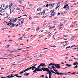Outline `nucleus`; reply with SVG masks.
Masks as SVG:
<instances>
[{"label": "nucleus", "instance_id": "nucleus-1", "mask_svg": "<svg viewBox=\"0 0 78 78\" xmlns=\"http://www.w3.org/2000/svg\"><path fill=\"white\" fill-rule=\"evenodd\" d=\"M18 18H16L14 19V18H12L11 19H10V21H9V23L7 24V25L9 26H10V25H11L10 27L12 28V27H16V24H12L13 23H14L15 22H16V21L18 19Z\"/></svg>", "mask_w": 78, "mask_h": 78}, {"label": "nucleus", "instance_id": "nucleus-2", "mask_svg": "<svg viewBox=\"0 0 78 78\" xmlns=\"http://www.w3.org/2000/svg\"><path fill=\"white\" fill-rule=\"evenodd\" d=\"M66 73H58V72L56 73V74L57 75H61H61H70V74H69V73L66 74Z\"/></svg>", "mask_w": 78, "mask_h": 78}, {"label": "nucleus", "instance_id": "nucleus-3", "mask_svg": "<svg viewBox=\"0 0 78 78\" xmlns=\"http://www.w3.org/2000/svg\"><path fill=\"white\" fill-rule=\"evenodd\" d=\"M42 71V69H40L39 68H36L35 69V70L33 71V72L34 73H37V72L36 73V72H39Z\"/></svg>", "mask_w": 78, "mask_h": 78}, {"label": "nucleus", "instance_id": "nucleus-4", "mask_svg": "<svg viewBox=\"0 0 78 78\" xmlns=\"http://www.w3.org/2000/svg\"><path fill=\"white\" fill-rule=\"evenodd\" d=\"M41 70H43L44 72H48L49 70V69H48V68H41Z\"/></svg>", "mask_w": 78, "mask_h": 78}, {"label": "nucleus", "instance_id": "nucleus-5", "mask_svg": "<svg viewBox=\"0 0 78 78\" xmlns=\"http://www.w3.org/2000/svg\"><path fill=\"white\" fill-rule=\"evenodd\" d=\"M69 6L68 4L66 5H65L64 6L63 8H64V9H66V8H67L66 10H67V9H69V6Z\"/></svg>", "mask_w": 78, "mask_h": 78}, {"label": "nucleus", "instance_id": "nucleus-6", "mask_svg": "<svg viewBox=\"0 0 78 78\" xmlns=\"http://www.w3.org/2000/svg\"><path fill=\"white\" fill-rule=\"evenodd\" d=\"M54 4H50L49 5V6L50 9H52L53 7H54Z\"/></svg>", "mask_w": 78, "mask_h": 78}, {"label": "nucleus", "instance_id": "nucleus-7", "mask_svg": "<svg viewBox=\"0 0 78 78\" xmlns=\"http://www.w3.org/2000/svg\"><path fill=\"white\" fill-rule=\"evenodd\" d=\"M54 66H55V67H56L57 68V69H60V66L59 64H57V65H56V64H54Z\"/></svg>", "mask_w": 78, "mask_h": 78}, {"label": "nucleus", "instance_id": "nucleus-8", "mask_svg": "<svg viewBox=\"0 0 78 78\" xmlns=\"http://www.w3.org/2000/svg\"><path fill=\"white\" fill-rule=\"evenodd\" d=\"M14 8H12L10 9V12L11 13L12 12H14Z\"/></svg>", "mask_w": 78, "mask_h": 78}, {"label": "nucleus", "instance_id": "nucleus-9", "mask_svg": "<svg viewBox=\"0 0 78 78\" xmlns=\"http://www.w3.org/2000/svg\"><path fill=\"white\" fill-rule=\"evenodd\" d=\"M48 73H49V77L50 78H51V72L50 71V70L49 69V70L48 71H47Z\"/></svg>", "mask_w": 78, "mask_h": 78}, {"label": "nucleus", "instance_id": "nucleus-10", "mask_svg": "<svg viewBox=\"0 0 78 78\" xmlns=\"http://www.w3.org/2000/svg\"><path fill=\"white\" fill-rule=\"evenodd\" d=\"M5 6V4H2L1 5V9H3V8H4Z\"/></svg>", "mask_w": 78, "mask_h": 78}, {"label": "nucleus", "instance_id": "nucleus-11", "mask_svg": "<svg viewBox=\"0 0 78 78\" xmlns=\"http://www.w3.org/2000/svg\"><path fill=\"white\" fill-rule=\"evenodd\" d=\"M40 67H46V66L44 64V63H42L40 65Z\"/></svg>", "mask_w": 78, "mask_h": 78}, {"label": "nucleus", "instance_id": "nucleus-12", "mask_svg": "<svg viewBox=\"0 0 78 78\" xmlns=\"http://www.w3.org/2000/svg\"><path fill=\"white\" fill-rule=\"evenodd\" d=\"M30 68V69H31L32 68V70H34V69H35V68H36V67H34L33 66H32V67H30V68Z\"/></svg>", "mask_w": 78, "mask_h": 78}, {"label": "nucleus", "instance_id": "nucleus-13", "mask_svg": "<svg viewBox=\"0 0 78 78\" xmlns=\"http://www.w3.org/2000/svg\"><path fill=\"white\" fill-rule=\"evenodd\" d=\"M30 68H27V69L24 70L22 72H27V71H28V70H30Z\"/></svg>", "mask_w": 78, "mask_h": 78}, {"label": "nucleus", "instance_id": "nucleus-14", "mask_svg": "<svg viewBox=\"0 0 78 78\" xmlns=\"http://www.w3.org/2000/svg\"><path fill=\"white\" fill-rule=\"evenodd\" d=\"M56 14V13L55 12H54L53 13L51 14V16H55Z\"/></svg>", "mask_w": 78, "mask_h": 78}, {"label": "nucleus", "instance_id": "nucleus-15", "mask_svg": "<svg viewBox=\"0 0 78 78\" xmlns=\"http://www.w3.org/2000/svg\"><path fill=\"white\" fill-rule=\"evenodd\" d=\"M8 7H9V5H7L5 7L4 9H8Z\"/></svg>", "mask_w": 78, "mask_h": 78}, {"label": "nucleus", "instance_id": "nucleus-16", "mask_svg": "<svg viewBox=\"0 0 78 78\" xmlns=\"http://www.w3.org/2000/svg\"><path fill=\"white\" fill-rule=\"evenodd\" d=\"M58 40H60V41H62L63 40H65V41H66V40H67V39H65L63 38H60L58 39Z\"/></svg>", "mask_w": 78, "mask_h": 78}, {"label": "nucleus", "instance_id": "nucleus-17", "mask_svg": "<svg viewBox=\"0 0 78 78\" xmlns=\"http://www.w3.org/2000/svg\"><path fill=\"white\" fill-rule=\"evenodd\" d=\"M5 11V9H2L0 10V12H1V13H3Z\"/></svg>", "mask_w": 78, "mask_h": 78}, {"label": "nucleus", "instance_id": "nucleus-18", "mask_svg": "<svg viewBox=\"0 0 78 78\" xmlns=\"http://www.w3.org/2000/svg\"><path fill=\"white\" fill-rule=\"evenodd\" d=\"M54 10H52L51 11H50V12H51V14H53V13L54 12Z\"/></svg>", "mask_w": 78, "mask_h": 78}, {"label": "nucleus", "instance_id": "nucleus-19", "mask_svg": "<svg viewBox=\"0 0 78 78\" xmlns=\"http://www.w3.org/2000/svg\"><path fill=\"white\" fill-rule=\"evenodd\" d=\"M68 73H70V74H72V75H75L76 74L74 73H70V72H68Z\"/></svg>", "mask_w": 78, "mask_h": 78}, {"label": "nucleus", "instance_id": "nucleus-20", "mask_svg": "<svg viewBox=\"0 0 78 78\" xmlns=\"http://www.w3.org/2000/svg\"><path fill=\"white\" fill-rule=\"evenodd\" d=\"M11 6H12V3L10 4L9 5V9H10V8L11 7Z\"/></svg>", "mask_w": 78, "mask_h": 78}, {"label": "nucleus", "instance_id": "nucleus-21", "mask_svg": "<svg viewBox=\"0 0 78 78\" xmlns=\"http://www.w3.org/2000/svg\"><path fill=\"white\" fill-rule=\"evenodd\" d=\"M61 5V4L60 3H58L57 4V6L58 8L59 7V6Z\"/></svg>", "mask_w": 78, "mask_h": 78}, {"label": "nucleus", "instance_id": "nucleus-22", "mask_svg": "<svg viewBox=\"0 0 78 78\" xmlns=\"http://www.w3.org/2000/svg\"><path fill=\"white\" fill-rule=\"evenodd\" d=\"M51 72H52V73H54V74H56V73H55V72H54L53 71L51 70Z\"/></svg>", "mask_w": 78, "mask_h": 78}, {"label": "nucleus", "instance_id": "nucleus-23", "mask_svg": "<svg viewBox=\"0 0 78 78\" xmlns=\"http://www.w3.org/2000/svg\"><path fill=\"white\" fill-rule=\"evenodd\" d=\"M43 55H44V54H42L39 55V56H38L37 58H39V57H41V56H43Z\"/></svg>", "mask_w": 78, "mask_h": 78}, {"label": "nucleus", "instance_id": "nucleus-24", "mask_svg": "<svg viewBox=\"0 0 78 78\" xmlns=\"http://www.w3.org/2000/svg\"><path fill=\"white\" fill-rule=\"evenodd\" d=\"M66 65L67 66H68V67H70V66H72V65H69L68 64H66Z\"/></svg>", "mask_w": 78, "mask_h": 78}, {"label": "nucleus", "instance_id": "nucleus-25", "mask_svg": "<svg viewBox=\"0 0 78 78\" xmlns=\"http://www.w3.org/2000/svg\"><path fill=\"white\" fill-rule=\"evenodd\" d=\"M39 26H38L37 27V28L36 29V31H38V30H39Z\"/></svg>", "mask_w": 78, "mask_h": 78}, {"label": "nucleus", "instance_id": "nucleus-26", "mask_svg": "<svg viewBox=\"0 0 78 78\" xmlns=\"http://www.w3.org/2000/svg\"><path fill=\"white\" fill-rule=\"evenodd\" d=\"M41 8H39L37 9V11H40V10H41Z\"/></svg>", "mask_w": 78, "mask_h": 78}, {"label": "nucleus", "instance_id": "nucleus-27", "mask_svg": "<svg viewBox=\"0 0 78 78\" xmlns=\"http://www.w3.org/2000/svg\"><path fill=\"white\" fill-rule=\"evenodd\" d=\"M53 64V63H51L50 64H49L48 66H54V64Z\"/></svg>", "mask_w": 78, "mask_h": 78}, {"label": "nucleus", "instance_id": "nucleus-28", "mask_svg": "<svg viewBox=\"0 0 78 78\" xmlns=\"http://www.w3.org/2000/svg\"><path fill=\"white\" fill-rule=\"evenodd\" d=\"M53 70L55 72H58V70H57L54 69Z\"/></svg>", "mask_w": 78, "mask_h": 78}, {"label": "nucleus", "instance_id": "nucleus-29", "mask_svg": "<svg viewBox=\"0 0 78 78\" xmlns=\"http://www.w3.org/2000/svg\"><path fill=\"white\" fill-rule=\"evenodd\" d=\"M40 77H42V78H44V76L42 75L40 76Z\"/></svg>", "mask_w": 78, "mask_h": 78}, {"label": "nucleus", "instance_id": "nucleus-30", "mask_svg": "<svg viewBox=\"0 0 78 78\" xmlns=\"http://www.w3.org/2000/svg\"><path fill=\"white\" fill-rule=\"evenodd\" d=\"M76 62H75V63H74L73 64V65H74V66H76Z\"/></svg>", "mask_w": 78, "mask_h": 78}, {"label": "nucleus", "instance_id": "nucleus-31", "mask_svg": "<svg viewBox=\"0 0 78 78\" xmlns=\"http://www.w3.org/2000/svg\"><path fill=\"white\" fill-rule=\"evenodd\" d=\"M48 6H49V5H48V4H47L45 6V7H48Z\"/></svg>", "mask_w": 78, "mask_h": 78}, {"label": "nucleus", "instance_id": "nucleus-32", "mask_svg": "<svg viewBox=\"0 0 78 78\" xmlns=\"http://www.w3.org/2000/svg\"><path fill=\"white\" fill-rule=\"evenodd\" d=\"M23 22H24V21H23V20L21 21H20V22H21V24H23Z\"/></svg>", "mask_w": 78, "mask_h": 78}, {"label": "nucleus", "instance_id": "nucleus-33", "mask_svg": "<svg viewBox=\"0 0 78 78\" xmlns=\"http://www.w3.org/2000/svg\"><path fill=\"white\" fill-rule=\"evenodd\" d=\"M66 42L65 41H64V42H62L61 43H60V44H65Z\"/></svg>", "mask_w": 78, "mask_h": 78}, {"label": "nucleus", "instance_id": "nucleus-34", "mask_svg": "<svg viewBox=\"0 0 78 78\" xmlns=\"http://www.w3.org/2000/svg\"><path fill=\"white\" fill-rule=\"evenodd\" d=\"M10 76H7L6 77V78H11V77H10Z\"/></svg>", "mask_w": 78, "mask_h": 78}, {"label": "nucleus", "instance_id": "nucleus-35", "mask_svg": "<svg viewBox=\"0 0 78 78\" xmlns=\"http://www.w3.org/2000/svg\"><path fill=\"white\" fill-rule=\"evenodd\" d=\"M24 73V72L22 71V72H20V73H19V74H22V73Z\"/></svg>", "mask_w": 78, "mask_h": 78}, {"label": "nucleus", "instance_id": "nucleus-36", "mask_svg": "<svg viewBox=\"0 0 78 78\" xmlns=\"http://www.w3.org/2000/svg\"><path fill=\"white\" fill-rule=\"evenodd\" d=\"M6 29H9V28L6 27V28H3V30H6Z\"/></svg>", "mask_w": 78, "mask_h": 78}, {"label": "nucleus", "instance_id": "nucleus-37", "mask_svg": "<svg viewBox=\"0 0 78 78\" xmlns=\"http://www.w3.org/2000/svg\"><path fill=\"white\" fill-rule=\"evenodd\" d=\"M19 1L20 4H22V2L21 1L19 0Z\"/></svg>", "mask_w": 78, "mask_h": 78}, {"label": "nucleus", "instance_id": "nucleus-38", "mask_svg": "<svg viewBox=\"0 0 78 78\" xmlns=\"http://www.w3.org/2000/svg\"><path fill=\"white\" fill-rule=\"evenodd\" d=\"M9 45H7L6 46H5L6 48H8V47H9Z\"/></svg>", "mask_w": 78, "mask_h": 78}, {"label": "nucleus", "instance_id": "nucleus-39", "mask_svg": "<svg viewBox=\"0 0 78 78\" xmlns=\"http://www.w3.org/2000/svg\"><path fill=\"white\" fill-rule=\"evenodd\" d=\"M29 74H30V73H26V76H28V75H29Z\"/></svg>", "mask_w": 78, "mask_h": 78}, {"label": "nucleus", "instance_id": "nucleus-40", "mask_svg": "<svg viewBox=\"0 0 78 78\" xmlns=\"http://www.w3.org/2000/svg\"><path fill=\"white\" fill-rule=\"evenodd\" d=\"M18 75H19V74H15V76H16V77H17V76H18Z\"/></svg>", "mask_w": 78, "mask_h": 78}, {"label": "nucleus", "instance_id": "nucleus-41", "mask_svg": "<svg viewBox=\"0 0 78 78\" xmlns=\"http://www.w3.org/2000/svg\"><path fill=\"white\" fill-rule=\"evenodd\" d=\"M70 48V47L69 46V47H67L66 48V50H67V48Z\"/></svg>", "mask_w": 78, "mask_h": 78}, {"label": "nucleus", "instance_id": "nucleus-42", "mask_svg": "<svg viewBox=\"0 0 78 78\" xmlns=\"http://www.w3.org/2000/svg\"><path fill=\"white\" fill-rule=\"evenodd\" d=\"M19 39H20V41H22V39L21 38H18V40H19Z\"/></svg>", "mask_w": 78, "mask_h": 78}, {"label": "nucleus", "instance_id": "nucleus-43", "mask_svg": "<svg viewBox=\"0 0 78 78\" xmlns=\"http://www.w3.org/2000/svg\"><path fill=\"white\" fill-rule=\"evenodd\" d=\"M48 24H49V25H51V23L50 22H49L48 23Z\"/></svg>", "mask_w": 78, "mask_h": 78}, {"label": "nucleus", "instance_id": "nucleus-44", "mask_svg": "<svg viewBox=\"0 0 78 78\" xmlns=\"http://www.w3.org/2000/svg\"><path fill=\"white\" fill-rule=\"evenodd\" d=\"M20 55H17L16 56H15L13 57V58H16V57H17V56H20Z\"/></svg>", "mask_w": 78, "mask_h": 78}, {"label": "nucleus", "instance_id": "nucleus-45", "mask_svg": "<svg viewBox=\"0 0 78 78\" xmlns=\"http://www.w3.org/2000/svg\"><path fill=\"white\" fill-rule=\"evenodd\" d=\"M50 59L52 61H53V58H50Z\"/></svg>", "mask_w": 78, "mask_h": 78}, {"label": "nucleus", "instance_id": "nucleus-46", "mask_svg": "<svg viewBox=\"0 0 78 78\" xmlns=\"http://www.w3.org/2000/svg\"><path fill=\"white\" fill-rule=\"evenodd\" d=\"M40 67H41V66H40V65L38 67H37V68H38L37 69H39V68H40Z\"/></svg>", "mask_w": 78, "mask_h": 78}, {"label": "nucleus", "instance_id": "nucleus-47", "mask_svg": "<svg viewBox=\"0 0 78 78\" xmlns=\"http://www.w3.org/2000/svg\"><path fill=\"white\" fill-rule=\"evenodd\" d=\"M15 76H10V78H13V77H14Z\"/></svg>", "mask_w": 78, "mask_h": 78}, {"label": "nucleus", "instance_id": "nucleus-48", "mask_svg": "<svg viewBox=\"0 0 78 78\" xmlns=\"http://www.w3.org/2000/svg\"><path fill=\"white\" fill-rule=\"evenodd\" d=\"M43 49L44 50H47V49H48V48H43Z\"/></svg>", "mask_w": 78, "mask_h": 78}, {"label": "nucleus", "instance_id": "nucleus-49", "mask_svg": "<svg viewBox=\"0 0 78 78\" xmlns=\"http://www.w3.org/2000/svg\"><path fill=\"white\" fill-rule=\"evenodd\" d=\"M38 14H41V15H42V12H40V13H38Z\"/></svg>", "mask_w": 78, "mask_h": 78}, {"label": "nucleus", "instance_id": "nucleus-50", "mask_svg": "<svg viewBox=\"0 0 78 78\" xmlns=\"http://www.w3.org/2000/svg\"><path fill=\"white\" fill-rule=\"evenodd\" d=\"M17 10H20V8H17V9H16Z\"/></svg>", "mask_w": 78, "mask_h": 78}, {"label": "nucleus", "instance_id": "nucleus-51", "mask_svg": "<svg viewBox=\"0 0 78 78\" xmlns=\"http://www.w3.org/2000/svg\"><path fill=\"white\" fill-rule=\"evenodd\" d=\"M54 67H55V66H51V68H52L53 69H54Z\"/></svg>", "mask_w": 78, "mask_h": 78}, {"label": "nucleus", "instance_id": "nucleus-52", "mask_svg": "<svg viewBox=\"0 0 78 78\" xmlns=\"http://www.w3.org/2000/svg\"><path fill=\"white\" fill-rule=\"evenodd\" d=\"M37 66V64H35V65H34V66H33V67H35V66Z\"/></svg>", "mask_w": 78, "mask_h": 78}, {"label": "nucleus", "instance_id": "nucleus-53", "mask_svg": "<svg viewBox=\"0 0 78 78\" xmlns=\"http://www.w3.org/2000/svg\"><path fill=\"white\" fill-rule=\"evenodd\" d=\"M35 23H34V22H32L31 23V24H35Z\"/></svg>", "mask_w": 78, "mask_h": 78}, {"label": "nucleus", "instance_id": "nucleus-54", "mask_svg": "<svg viewBox=\"0 0 78 78\" xmlns=\"http://www.w3.org/2000/svg\"><path fill=\"white\" fill-rule=\"evenodd\" d=\"M23 16H27V15H23Z\"/></svg>", "mask_w": 78, "mask_h": 78}, {"label": "nucleus", "instance_id": "nucleus-55", "mask_svg": "<svg viewBox=\"0 0 78 78\" xmlns=\"http://www.w3.org/2000/svg\"><path fill=\"white\" fill-rule=\"evenodd\" d=\"M63 36H64V37H67V36L66 35H64Z\"/></svg>", "mask_w": 78, "mask_h": 78}, {"label": "nucleus", "instance_id": "nucleus-56", "mask_svg": "<svg viewBox=\"0 0 78 78\" xmlns=\"http://www.w3.org/2000/svg\"><path fill=\"white\" fill-rule=\"evenodd\" d=\"M75 67L76 68H77V67H78V66H77V65H76V66H75Z\"/></svg>", "mask_w": 78, "mask_h": 78}, {"label": "nucleus", "instance_id": "nucleus-57", "mask_svg": "<svg viewBox=\"0 0 78 78\" xmlns=\"http://www.w3.org/2000/svg\"><path fill=\"white\" fill-rule=\"evenodd\" d=\"M75 67L76 68H77V67H78V66H77V65H76V66H75Z\"/></svg>", "mask_w": 78, "mask_h": 78}, {"label": "nucleus", "instance_id": "nucleus-58", "mask_svg": "<svg viewBox=\"0 0 78 78\" xmlns=\"http://www.w3.org/2000/svg\"><path fill=\"white\" fill-rule=\"evenodd\" d=\"M70 27H71V28H72L73 27V25H72L71 26H70Z\"/></svg>", "mask_w": 78, "mask_h": 78}, {"label": "nucleus", "instance_id": "nucleus-59", "mask_svg": "<svg viewBox=\"0 0 78 78\" xmlns=\"http://www.w3.org/2000/svg\"><path fill=\"white\" fill-rule=\"evenodd\" d=\"M59 26L60 27H62V26H63V24H61L59 25Z\"/></svg>", "mask_w": 78, "mask_h": 78}, {"label": "nucleus", "instance_id": "nucleus-60", "mask_svg": "<svg viewBox=\"0 0 78 78\" xmlns=\"http://www.w3.org/2000/svg\"><path fill=\"white\" fill-rule=\"evenodd\" d=\"M29 19H30V20H31V17H30V16Z\"/></svg>", "mask_w": 78, "mask_h": 78}, {"label": "nucleus", "instance_id": "nucleus-61", "mask_svg": "<svg viewBox=\"0 0 78 78\" xmlns=\"http://www.w3.org/2000/svg\"><path fill=\"white\" fill-rule=\"evenodd\" d=\"M60 14H61L60 13H59V12H58V15H60Z\"/></svg>", "mask_w": 78, "mask_h": 78}, {"label": "nucleus", "instance_id": "nucleus-62", "mask_svg": "<svg viewBox=\"0 0 78 78\" xmlns=\"http://www.w3.org/2000/svg\"><path fill=\"white\" fill-rule=\"evenodd\" d=\"M77 37V36H73L71 37Z\"/></svg>", "mask_w": 78, "mask_h": 78}, {"label": "nucleus", "instance_id": "nucleus-63", "mask_svg": "<svg viewBox=\"0 0 78 78\" xmlns=\"http://www.w3.org/2000/svg\"><path fill=\"white\" fill-rule=\"evenodd\" d=\"M27 58H26L24 59L23 60H24V61H25L26 60H27Z\"/></svg>", "mask_w": 78, "mask_h": 78}, {"label": "nucleus", "instance_id": "nucleus-64", "mask_svg": "<svg viewBox=\"0 0 78 78\" xmlns=\"http://www.w3.org/2000/svg\"><path fill=\"white\" fill-rule=\"evenodd\" d=\"M78 29H75L74 31H78Z\"/></svg>", "mask_w": 78, "mask_h": 78}]
</instances>
